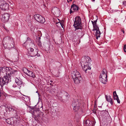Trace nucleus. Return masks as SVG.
Masks as SVG:
<instances>
[{"mask_svg":"<svg viewBox=\"0 0 126 126\" xmlns=\"http://www.w3.org/2000/svg\"><path fill=\"white\" fill-rule=\"evenodd\" d=\"M17 71L10 67H0V84L1 86L7 84L9 81H11L12 77H14L17 75Z\"/></svg>","mask_w":126,"mask_h":126,"instance_id":"nucleus-1","label":"nucleus"},{"mask_svg":"<svg viewBox=\"0 0 126 126\" xmlns=\"http://www.w3.org/2000/svg\"><path fill=\"white\" fill-rule=\"evenodd\" d=\"M23 46H25L29 51L28 56L32 57H37L40 56L39 54L38 53V50L36 49L35 50H34V49L31 48V47H34V45L33 44V41L30 39L29 37L27 38L26 41L23 44Z\"/></svg>","mask_w":126,"mask_h":126,"instance_id":"nucleus-2","label":"nucleus"},{"mask_svg":"<svg viewBox=\"0 0 126 126\" xmlns=\"http://www.w3.org/2000/svg\"><path fill=\"white\" fill-rule=\"evenodd\" d=\"M20 109L17 108V110H16L12 111V114L14 117L7 119L4 118L6 122L8 124L16 126L17 124V121H18L20 117Z\"/></svg>","mask_w":126,"mask_h":126,"instance_id":"nucleus-3","label":"nucleus"},{"mask_svg":"<svg viewBox=\"0 0 126 126\" xmlns=\"http://www.w3.org/2000/svg\"><path fill=\"white\" fill-rule=\"evenodd\" d=\"M14 39L9 36L4 37L2 41L3 45L4 48L9 49L14 47Z\"/></svg>","mask_w":126,"mask_h":126,"instance_id":"nucleus-4","label":"nucleus"},{"mask_svg":"<svg viewBox=\"0 0 126 126\" xmlns=\"http://www.w3.org/2000/svg\"><path fill=\"white\" fill-rule=\"evenodd\" d=\"M74 27L75 28V31L76 32H78L79 33H82V29L83 27L81 24V18L79 16H77L75 18Z\"/></svg>","mask_w":126,"mask_h":126,"instance_id":"nucleus-5","label":"nucleus"},{"mask_svg":"<svg viewBox=\"0 0 126 126\" xmlns=\"http://www.w3.org/2000/svg\"><path fill=\"white\" fill-rule=\"evenodd\" d=\"M84 61L81 62L80 63L83 69L85 72V73L87 70H90L91 68L90 67L91 65L90 62L91 60L90 58L88 56H84L82 58Z\"/></svg>","mask_w":126,"mask_h":126,"instance_id":"nucleus-6","label":"nucleus"},{"mask_svg":"<svg viewBox=\"0 0 126 126\" xmlns=\"http://www.w3.org/2000/svg\"><path fill=\"white\" fill-rule=\"evenodd\" d=\"M8 110L10 111H12L14 110H17V108L13 106L6 107L4 106H1L0 107V117H6L7 114V110Z\"/></svg>","mask_w":126,"mask_h":126,"instance_id":"nucleus-7","label":"nucleus"},{"mask_svg":"<svg viewBox=\"0 0 126 126\" xmlns=\"http://www.w3.org/2000/svg\"><path fill=\"white\" fill-rule=\"evenodd\" d=\"M80 103H79L77 100L73 101L72 104V105L75 111H78L79 110V109H80Z\"/></svg>","mask_w":126,"mask_h":126,"instance_id":"nucleus-8","label":"nucleus"},{"mask_svg":"<svg viewBox=\"0 0 126 126\" xmlns=\"http://www.w3.org/2000/svg\"><path fill=\"white\" fill-rule=\"evenodd\" d=\"M34 17L37 21L41 23H44L45 21L44 17L38 14L34 15Z\"/></svg>","mask_w":126,"mask_h":126,"instance_id":"nucleus-9","label":"nucleus"},{"mask_svg":"<svg viewBox=\"0 0 126 126\" xmlns=\"http://www.w3.org/2000/svg\"><path fill=\"white\" fill-rule=\"evenodd\" d=\"M24 72L27 75L31 77L34 78L35 77V76L34 73L32 71L28 70L26 68H24L23 69Z\"/></svg>","mask_w":126,"mask_h":126,"instance_id":"nucleus-10","label":"nucleus"},{"mask_svg":"<svg viewBox=\"0 0 126 126\" xmlns=\"http://www.w3.org/2000/svg\"><path fill=\"white\" fill-rule=\"evenodd\" d=\"M52 12L55 16L58 17L60 15V11L58 8L54 7L52 9Z\"/></svg>","mask_w":126,"mask_h":126,"instance_id":"nucleus-11","label":"nucleus"},{"mask_svg":"<svg viewBox=\"0 0 126 126\" xmlns=\"http://www.w3.org/2000/svg\"><path fill=\"white\" fill-rule=\"evenodd\" d=\"M95 123V121L94 119L93 121L88 120L84 122V126H94Z\"/></svg>","mask_w":126,"mask_h":126,"instance_id":"nucleus-12","label":"nucleus"},{"mask_svg":"<svg viewBox=\"0 0 126 126\" xmlns=\"http://www.w3.org/2000/svg\"><path fill=\"white\" fill-rule=\"evenodd\" d=\"M71 76L72 79H75L78 77L81 76L79 72L76 69L74 70L71 72Z\"/></svg>","mask_w":126,"mask_h":126,"instance_id":"nucleus-13","label":"nucleus"},{"mask_svg":"<svg viewBox=\"0 0 126 126\" xmlns=\"http://www.w3.org/2000/svg\"><path fill=\"white\" fill-rule=\"evenodd\" d=\"M101 114L102 120L104 121H106L107 118V116L108 115V112L106 111H102L101 113Z\"/></svg>","mask_w":126,"mask_h":126,"instance_id":"nucleus-14","label":"nucleus"},{"mask_svg":"<svg viewBox=\"0 0 126 126\" xmlns=\"http://www.w3.org/2000/svg\"><path fill=\"white\" fill-rule=\"evenodd\" d=\"M9 15L8 14H4L2 15L1 19L4 22H7L9 19Z\"/></svg>","mask_w":126,"mask_h":126,"instance_id":"nucleus-15","label":"nucleus"},{"mask_svg":"<svg viewBox=\"0 0 126 126\" xmlns=\"http://www.w3.org/2000/svg\"><path fill=\"white\" fill-rule=\"evenodd\" d=\"M78 9V8L77 6L73 4L71 6L70 10V14L74 12V11H77Z\"/></svg>","mask_w":126,"mask_h":126,"instance_id":"nucleus-16","label":"nucleus"},{"mask_svg":"<svg viewBox=\"0 0 126 126\" xmlns=\"http://www.w3.org/2000/svg\"><path fill=\"white\" fill-rule=\"evenodd\" d=\"M74 81V82L76 84H79L80 83L82 79V78L81 76L78 77L75 79H72Z\"/></svg>","mask_w":126,"mask_h":126,"instance_id":"nucleus-17","label":"nucleus"},{"mask_svg":"<svg viewBox=\"0 0 126 126\" xmlns=\"http://www.w3.org/2000/svg\"><path fill=\"white\" fill-rule=\"evenodd\" d=\"M9 5L7 3H6L5 1L2 5L1 7H0V8L2 10L4 11L8 9Z\"/></svg>","mask_w":126,"mask_h":126,"instance_id":"nucleus-18","label":"nucleus"},{"mask_svg":"<svg viewBox=\"0 0 126 126\" xmlns=\"http://www.w3.org/2000/svg\"><path fill=\"white\" fill-rule=\"evenodd\" d=\"M15 82L18 86L21 87L22 85V82L18 78H16L15 79Z\"/></svg>","mask_w":126,"mask_h":126,"instance_id":"nucleus-19","label":"nucleus"},{"mask_svg":"<svg viewBox=\"0 0 126 126\" xmlns=\"http://www.w3.org/2000/svg\"><path fill=\"white\" fill-rule=\"evenodd\" d=\"M59 94L61 95L62 94V96H64L66 97V98H68L70 97V95L68 94V93L67 92L64 91L60 92Z\"/></svg>","mask_w":126,"mask_h":126,"instance_id":"nucleus-20","label":"nucleus"},{"mask_svg":"<svg viewBox=\"0 0 126 126\" xmlns=\"http://www.w3.org/2000/svg\"><path fill=\"white\" fill-rule=\"evenodd\" d=\"M106 98V100L108 102H109L111 105H112L113 104L112 99L111 98V96H108L105 95Z\"/></svg>","mask_w":126,"mask_h":126,"instance_id":"nucleus-21","label":"nucleus"},{"mask_svg":"<svg viewBox=\"0 0 126 126\" xmlns=\"http://www.w3.org/2000/svg\"><path fill=\"white\" fill-rule=\"evenodd\" d=\"M82 36H81L80 37H79V35H77L76 36H75V38L74 40V41L75 42V41H76L77 44H79V43L80 42V39H79V38H81L82 37Z\"/></svg>","mask_w":126,"mask_h":126,"instance_id":"nucleus-22","label":"nucleus"},{"mask_svg":"<svg viewBox=\"0 0 126 126\" xmlns=\"http://www.w3.org/2000/svg\"><path fill=\"white\" fill-rule=\"evenodd\" d=\"M100 80L102 83L106 84L107 82V78H99Z\"/></svg>","mask_w":126,"mask_h":126,"instance_id":"nucleus-23","label":"nucleus"},{"mask_svg":"<svg viewBox=\"0 0 126 126\" xmlns=\"http://www.w3.org/2000/svg\"><path fill=\"white\" fill-rule=\"evenodd\" d=\"M101 34L99 30H97L96 31L95 33V35L96 36V39H98V37H100V35Z\"/></svg>","mask_w":126,"mask_h":126,"instance_id":"nucleus-24","label":"nucleus"},{"mask_svg":"<svg viewBox=\"0 0 126 126\" xmlns=\"http://www.w3.org/2000/svg\"><path fill=\"white\" fill-rule=\"evenodd\" d=\"M107 71L105 69H104L102 70L100 75H104L105 76L106 75H107Z\"/></svg>","mask_w":126,"mask_h":126,"instance_id":"nucleus-25","label":"nucleus"},{"mask_svg":"<svg viewBox=\"0 0 126 126\" xmlns=\"http://www.w3.org/2000/svg\"><path fill=\"white\" fill-rule=\"evenodd\" d=\"M29 107L30 109H31L32 110H33V112L34 114L35 113V112H36L38 110V109H34L33 107L31 108V107L30 106H29Z\"/></svg>","mask_w":126,"mask_h":126,"instance_id":"nucleus-26","label":"nucleus"},{"mask_svg":"<svg viewBox=\"0 0 126 126\" xmlns=\"http://www.w3.org/2000/svg\"><path fill=\"white\" fill-rule=\"evenodd\" d=\"M40 114L37 115H35L34 117L35 120L36 121H37L39 119V117H40Z\"/></svg>","mask_w":126,"mask_h":126,"instance_id":"nucleus-27","label":"nucleus"},{"mask_svg":"<svg viewBox=\"0 0 126 126\" xmlns=\"http://www.w3.org/2000/svg\"><path fill=\"white\" fill-rule=\"evenodd\" d=\"M24 95L26 97L25 98H26V100L27 101V102L28 103L30 102V97L28 96H26L25 95Z\"/></svg>","mask_w":126,"mask_h":126,"instance_id":"nucleus-28","label":"nucleus"},{"mask_svg":"<svg viewBox=\"0 0 126 126\" xmlns=\"http://www.w3.org/2000/svg\"><path fill=\"white\" fill-rule=\"evenodd\" d=\"M37 42L38 45L40 47L42 46V43L40 40H37Z\"/></svg>","mask_w":126,"mask_h":126,"instance_id":"nucleus-29","label":"nucleus"},{"mask_svg":"<svg viewBox=\"0 0 126 126\" xmlns=\"http://www.w3.org/2000/svg\"><path fill=\"white\" fill-rule=\"evenodd\" d=\"M92 22L93 25V27H96V26H97L96 25V22H95V21H92Z\"/></svg>","mask_w":126,"mask_h":126,"instance_id":"nucleus-30","label":"nucleus"},{"mask_svg":"<svg viewBox=\"0 0 126 126\" xmlns=\"http://www.w3.org/2000/svg\"><path fill=\"white\" fill-rule=\"evenodd\" d=\"M96 27H93L94 28V29H93V31H96L97 30H99V28L98 27V26H96Z\"/></svg>","mask_w":126,"mask_h":126,"instance_id":"nucleus-31","label":"nucleus"},{"mask_svg":"<svg viewBox=\"0 0 126 126\" xmlns=\"http://www.w3.org/2000/svg\"><path fill=\"white\" fill-rule=\"evenodd\" d=\"M5 1L3 0H0V7H1L2 5L4 2Z\"/></svg>","mask_w":126,"mask_h":126,"instance_id":"nucleus-32","label":"nucleus"},{"mask_svg":"<svg viewBox=\"0 0 126 126\" xmlns=\"http://www.w3.org/2000/svg\"><path fill=\"white\" fill-rule=\"evenodd\" d=\"M107 75H106L105 76L104 75H100L99 78H107Z\"/></svg>","mask_w":126,"mask_h":126,"instance_id":"nucleus-33","label":"nucleus"},{"mask_svg":"<svg viewBox=\"0 0 126 126\" xmlns=\"http://www.w3.org/2000/svg\"><path fill=\"white\" fill-rule=\"evenodd\" d=\"M3 96L4 95L3 94L0 92V99H2V98L3 97Z\"/></svg>","mask_w":126,"mask_h":126,"instance_id":"nucleus-34","label":"nucleus"},{"mask_svg":"<svg viewBox=\"0 0 126 126\" xmlns=\"http://www.w3.org/2000/svg\"><path fill=\"white\" fill-rule=\"evenodd\" d=\"M123 5L125 6H126V1H124L123 2Z\"/></svg>","mask_w":126,"mask_h":126,"instance_id":"nucleus-35","label":"nucleus"},{"mask_svg":"<svg viewBox=\"0 0 126 126\" xmlns=\"http://www.w3.org/2000/svg\"><path fill=\"white\" fill-rule=\"evenodd\" d=\"M39 36H40V37H37L36 38V39H37V40H40V39H41L40 37L42 36V34H40V35H39Z\"/></svg>","mask_w":126,"mask_h":126,"instance_id":"nucleus-36","label":"nucleus"},{"mask_svg":"<svg viewBox=\"0 0 126 126\" xmlns=\"http://www.w3.org/2000/svg\"><path fill=\"white\" fill-rule=\"evenodd\" d=\"M113 97L114 96H116V95H117L116 92V91H114L113 92Z\"/></svg>","mask_w":126,"mask_h":126,"instance_id":"nucleus-37","label":"nucleus"},{"mask_svg":"<svg viewBox=\"0 0 126 126\" xmlns=\"http://www.w3.org/2000/svg\"><path fill=\"white\" fill-rule=\"evenodd\" d=\"M113 98L115 100H116L117 99L119 98L118 95L115 96H114L113 97Z\"/></svg>","mask_w":126,"mask_h":126,"instance_id":"nucleus-38","label":"nucleus"},{"mask_svg":"<svg viewBox=\"0 0 126 126\" xmlns=\"http://www.w3.org/2000/svg\"><path fill=\"white\" fill-rule=\"evenodd\" d=\"M124 51L126 52V45H124Z\"/></svg>","mask_w":126,"mask_h":126,"instance_id":"nucleus-39","label":"nucleus"},{"mask_svg":"<svg viewBox=\"0 0 126 126\" xmlns=\"http://www.w3.org/2000/svg\"><path fill=\"white\" fill-rule=\"evenodd\" d=\"M60 73V72L59 71L58 73V74L56 75V76L57 77H59Z\"/></svg>","mask_w":126,"mask_h":126,"instance_id":"nucleus-40","label":"nucleus"},{"mask_svg":"<svg viewBox=\"0 0 126 126\" xmlns=\"http://www.w3.org/2000/svg\"><path fill=\"white\" fill-rule=\"evenodd\" d=\"M116 100H117V102L118 103H120V101L119 99V98L117 99Z\"/></svg>","mask_w":126,"mask_h":126,"instance_id":"nucleus-41","label":"nucleus"},{"mask_svg":"<svg viewBox=\"0 0 126 126\" xmlns=\"http://www.w3.org/2000/svg\"><path fill=\"white\" fill-rule=\"evenodd\" d=\"M60 24L61 26L62 27V28H63L64 25H63V23L62 22V23L60 22Z\"/></svg>","mask_w":126,"mask_h":126,"instance_id":"nucleus-42","label":"nucleus"},{"mask_svg":"<svg viewBox=\"0 0 126 126\" xmlns=\"http://www.w3.org/2000/svg\"><path fill=\"white\" fill-rule=\"evenodd\" d=\"M114 22L115 23H117V21H118L116 19H115L114 20Z\"/></svg>","mask_w":126,"mask_h":126,"instance_id":"nucleus-43","label":"nucleus"},{"mask_svg":"<svg viewBox=\"0 0 126 126\" xmlns=\"http://www.w3.org/2000/svg\"><path fill=\"white\" fill-rule=\"evenodd\" d=\"M72 0H67V2H69L70 1H71Z\"/></svg>","mask_w":126,"mask_h":126,"instance_id":"nucleus-44","label":"nucleus"},{"mask_svg":"<svg viewBox=\"0 0 126 126\" xmlns=\"http://www.w3.org/2000/svg\"><path fill=\"white\" fill-rule=\"evenodd\" d=\"M122 32H123V33H125V31L124 30H122Z\"/></svg>","mask_w":126,"mask_h":126,"instance_id":"nucleus-45","label":"nucleus"},{"mask_svg":"<svg viewBox=\"0 0 126 126\" xmlns=\"http://www.w3.org/2000/svg\"><path fill=\"white\" fill-rule=\"evenodd\" d=\"M36 93H37L38 95H39V93H38V91H37L36 92Z\"/></svg>","mask_w":126,"mask_h":126,"instance_id":"nucleus-46","label":"nucleus"},{"mask_svg":"<svg viewBox=\"0 0 126 126\" xmlns=\"http://www.w3.org/2000/svg\"><path fill=\"white\" fill-rule=\"evenodd\" d=\"M94 21H95V22H96H96H97V20H94Z\"/></svg>","mask_w":126,"mask_h":126,"instance_id":"nucleus-47","label":"nucleus"},{"mask_svg":"<svg viewBox=\"0 0 126 126\" xmlns=\"http://www.w3.org/2000/svg\"><path fill=\"white\" fill-rule=\"evenodd\" d=\"M50 82H53V81L52 80H50Z\"/></svg>","mask_w":126,"mask_h":126,"instance_id":"nucleus-48","label":"nucleus"},{"mask_svg":"<svg viewBox=\"0 0 126 126\" xmlns=\"http://www.w3.org/2000/svg\"><path fill=\"white\" fill-rule=\"evenodd\" d=\"M92 0L93 1H94V2L95 1V0Z\"/></svg>","mask_w":126,"mask_h":126,"instance_id":"nucleus-49","label":"nucleus"},{"mask_svg":"<svg viewBox=\"0 0 126 126\" xmlns=\"http://www.w3.org/2000/svg\"><path fill=\"white\" fill-rule=\"evenodd\" d=\"M41 114H43V113H41Z\"/></svg>","mask_w":126,"mask_h":126,"instance_id":"nucleus-50","label":"nucleus"}]
</instances>
